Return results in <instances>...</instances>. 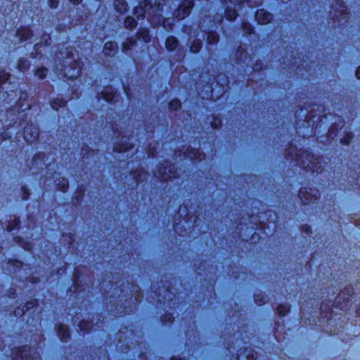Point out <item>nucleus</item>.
<instances>
[{
	"mask_svg": "<svg viewBox=\"0 0 360 360\" xmlns=\"http://www.w3.org/2000/svg\"><path fill=\"white\" fill-rule=\"evenodd\" d=\"M153 12H155V8L152 6L149 0L145 3L144 6H139L134 8V14L138 18H143L146 15L149 16ZM155 12L158 13L157 15H161V10H160L159 6L156 8Z\"/></svg>",
	"mask_w": 360,
	"mask_h": 360,
	"instance_id": "1",
	"label": "nucleus"
},
{
	"mask_svg": "<svg viewBox=\"0 0 360 360\" xmlns=\"http://www.w3.org/2000/svg\"><path fill=\"white\" fill-rule=\"evenodd\" d=\"M39 136V129L32 124L27 125L24 129V139L26 141L32 143Z\"/></svg>",
	"mask_w": 360,
	"mask_h": 360,
	"instance_id": "2",
	"label": "nucleus"
},
{
	"mask_svg": "<svg viewBox=\"0 0 360 360\" xmlns=\"http://www.w3.org/2000/svg\"><path fill=\"white\" fill-rule=\"evenodd\" d=\"M315 190H312L311 188H309V191L307 188H302L300 190L299 192V196L303 203L305 205L309 204L312 202L314 200H316L315 194H312Z\"/></svg>",
	"mask_w": 360,
	"mask_h": 360,
	"instance_id": "3",
	"label": "nucleus"
},
{
	"mask_svg": "<svg viewBox=\"0 0 360 360\" xmlns=\"http://www.w3.org/2000/svg\"><path fill=\"white\" fill-rule=\"evenodd\" d=\"M193 3L192 1H187L184 4L179 7L175 13V17L179 20L184 18L190 14V11L193 8Z\"/></svg>",
	"mask_w": 360,
	"mask_h": 360,
	"instance_id": "4",
	"label": "nucleus"
},
{
	"mask_svg": "<svg viewBox=\"0 0 360 360\" xmlns=\"http://www.w3.org/2000/svg\"><path fill=\"white\" fill-rule=\"evenodd\" d=\"M255 18L259 24H268L271 20V15L264 9H259L256 12Z\"/></svg>",
	"mask_w": 360,
	"mask_h": 360,
	"instance_id": "5",
	"label": "nucleus"
},
{
	"mask_svg": "<svg viewBox=\"0 0 360 360\" xmlns=\"http://www.w3.org/2000/svg\"><path fill=\"white\" fill-rule=\"evenodd\" d=\"M58 334L63 341H65L70 336L68 328L65 325H60L58 326Z\"/></svg>",
	"mask_w": 360,
	"mask_h": 360,
	"instance_id": "6",
	"label": "nucleus"
},
{
	"mask_svg": "<svg viewBox=\"0 0 360 360\" xmlns=\"http://www.w3.org/2000/svg\"><path fill=\"white\" fill-rule=\"evenodd\" d=\"M18 37H19L20 41L27 40L30 39L32 36V33L28 28H25L17 32Z\"/></svg>",
	"mask_w": 360,
	"mask_h": 360,
	"instance_id": "7",
	"label": "nucleus"
},
{
	"mask_svg": "<svg viewBox=\"0 0 360 360\" xmlns=\"http://www.w3.org/2000/svg\"><path fill=\"white\" fill-rule=\"evenodd\" d=\"M117 46L115 42L112 41H107L104 45V50L105 51V54L108 56H111L114 53V50L117 49Z\"/></svg>",
	"mask_w": 360,
	"mask_h": 360,
	"instance_id": "8",
	"label": "nucleus"
},
{
	"mask_svg": "<svg viewBox=\"0 0 360 360\" xmlns=\"http://www.w3.org/2000/svg\"><path fill=\"white\" fill-rule=\"evenodd\" d=\"M165 45L168 50L172 51L177 47L178 41L174 37H169L165 41Z\"/></svg>",
	"mask_w": 360,
	"mask_h": 360,
	"instance_id": "9",
	"label": "nucleus"
},
{
	"mask_svg": "<svg viewBox=\"0 0 360 360\" xmlns=\"http://www.w3.org/2000/svg\"><path fill=\"white\" fill-rule=\"evenodd\" d=\"M115 7L116 10L120 13H124L127 11V4L123 0H116L115 1Z\"/></svg>",
	"mask_w": 360,
	"mask_h": 360,
	"instance_id": "10",
	"label": "nucleus"
},
{
	"mask_svg": "<svg viewBox=\"0 0 360 360\" xmlns=\"http://www.w3.org/2000/svg\"><path fill=\"white\" fill-rule=\"evenodd\" d=\"M72 71V73H69V70L65 68L64 70V75L69 79L77 78L79 75V70L74 68Z\"/></svg>",
	"mask_w": 360,
	"mask_h": 360,
	"instance_id": "11",
	"label": "nucleus"
},
{
	"mask_svg": "<svg viewBox=\"0 0 360 360\" xmlns=\"http://www.w3.org/2000/svg\"><path fill=\"white\" fill-rule=\"evenodd\" d=\"M137 22L132 17H127L124 20V25L127 28H134L136 26Z\"/></svg>",
	"mask_w": 360,
	"mask_h": 360,
	"instance_id": "12",
	"label": "nucleus"
},
{
	"mask_svg": "<svg viewBox=\"0 0 360 360\" xmlns=\"http://www.w3.org/2000/svg\"><path fill=\"white\" fill-rule=\"evenodd\" d=\"M181 106V102L177 99H174L169 103V109L173 110H177Z\"/></svg>",
	"mask_w": 360,
	"mask_h": 360,
	"instance_id": "13",
	"label": "nucleus"
},
{
	"mask_svg": "<svg viewBox=\"0 0 360 360\" xmlns=\"http://www.w3.org/2000/svg\"><path fill=\"white\" fill-rule=\"evenodd\" d=\"M65 105L66 101L59 98L55 99L51 104L52 107L56 109H58V107H64Z\"/></svg>",
	"mask_w": 360,
	"mask_h": 360,
	"instance_id": "14",
	"label": "nucleus"
},
{
	"mask_svg": "<svg viewBox=\"0 0 360 360\" xmlns=\"http://www.w3.org/2000/svg\"><path fill=\"white\" fill-rule=\"evenodd\" d=\"M201 42L198 40L194 41L191 46V51L198 53L200 50Z\"/></svg>",
	"mask_w": 360,
	"mask_h": 360,
	"instance_id": "15",
	"label": "nucleus"
},
{
	"mask_svg": "<svg viewBox=\"0 0 360 360\" xmlns=\"http://www.w3.org/2000/svg\"><path fill=\"white\" fill-rule=\"evenodd\" d=\"M289 311V307L286 304L279 305L278 312L281 316H285Z\"/></svg>",
	"mask_w": 360,
	"mask_h": 360,
	"instance_id": "16",
	"label": "nucleus"
},
{
	"mask_svg": "<svg viewBox=\"0 0 360 360\" xmlns=\"http://www.w3.org/2000/svg\"><path fill=\"white\" fill-rule=\"evenodd\" d=\"M47 70L44 68H38L35 71V75L37 76L39 79H44L46 77V72Z\"/></svg>",
	"mask_w": 360,
	"mask_h": 360,
	"instance_id": "17",
	"label": "nucleus"
},
{
	"mask_svg": "<svg viewBox=\"0 0 360 360\" xmlns=\"http://www.w3.org/2000/svg\"><path fill=\"white\" fill-rule=\"evenodd\" d=\"M237 13L236 10H226V17L229 20H233L236 18Z\"/></svg>",
	"mask_w": 360,
	"mask_h": 360,
	"instance_id": "18",
	"label": "nucleus"
},
{
	"mask_svg": "<svg viewBox=\"0 0 360 360\" xmlns=\"http://www.w3.org/2000/svg\"><path fill=\"white\" fill-rule=\"evenodd\" d=\"M60 186V191L63 192H66L68 188V182L66 179H63V180L58 184Z\"/></svg>",
	"mask_w": 360,
	"mask_h": 360,
	"instance_id": "19",
	"label": "nucleus"
},
{
	"mask_svg": "<svg viewBox=\"0 0 360 360\" xmlns=\"http://www.w3.org/2000/svg\"><path fill=\"white\" fill-rule=\"evenodd\" d=\"M10 75L5 71L0 72V83L6 82L9 79Z\"/></svg>",
	"mask_w": 360,
	"mask_h": 360,
	"instance_id": "20",
	"label": "nucleus"
},
{
	"mask_svg": "<svg viewBox=\"0 0 360 360\" xmlns=\"http://www.w3.org/2000/svg\"><path fill=\"white\" fill-rule=\"evenodd\" d=\"M218 41V37L213 33H211L207 37V41L209 44H214Z\"/></svg>",
	"mask_w": 360,
	"mask_h": 360,
	"instance_id": "21",
	"label": "nucleus"
},
{
	"mask_svg": "<svg viewBox=\"0 0 360 360\" xmlns=\"http://www.w3.org/2000/svg\"><path fill=\"white\" fill-rule=\"evenodd\" d=\"M43 155L41 154H39L38 155H37L32 160V163H33V165H37V160H43Z\"/></svg>",
	"mask_w": 360,
	"mask_h": 360,
	"instance_id": "22",
	"label": "nucleus"
},
{
	"mask_svg": "<svg viewBox=\"0 0 360 360\" xmlns=\"http://www.w3.org/2000/svg\"><path fill=\"white\" fill-rule=\"evenodd\" d=\"M50 7L56 8L58 4V0H49Z\"/></svg>",
	"mask_w": 360,
	"mask_h": 360,
	"instance_id": "23",
	"label": "nucleus"
},
{
	"mask_svg": "<svg viewBox=\"0 0 360 360\" xmlns=\"http://www.w3.org/2000/svg\"><path fill=\"white\" fill-rule=\"evenodd\" d=\"M350 136H348L347 137H345L342 141L345 144H349L350 143Z\"/></svg>",
	"mask_w": 360,
	"mask_h": 360,
	"instance_id": "24",
	"label": "nucleus"
},
{
	"mask_svg": "<svg viewBox=\"0 0 360 360\" xmlns=\"http://www.w3.org/2000/svg\"><path fill=\"white\" fill-rule=\"evenodd\" d=\"M142 33L143 34V38H144V40H147V38L148 37V30H145L142 32Z\"/></svg>",
	"mask_w": 360,
	"mask_h": 360,
	"instance_id": "25",
	"label": "nucleus"
},
{
	"mask_svg": "<svg viewBox=\"0 0 360 360\" xmlns=\"http://www.w3.org/2000/svg\"><path fill=\"white\" fill-rule=\"evenodd\" d=\"M356 74L357 78L360 79V67H359L358 69L356 70Z\"/></svg>",
	"mask_w": 360,
	"mask_h": 360,
	"instance_id": "26",
	"label": "nucleus"
},
{
	"mask_svg": "<svg viewBox=\"0 0 360 360\" xmlns=\"http://www.w3.org/2000/svg\"><path fill=\"white\" fill-rule=\"evenodd\" d=\"M28 195H29V194H28V193H27V192L25 191H25H24V195H23V197H22V199H23V200H27V199L28 198Z\"/></svg>",
	"mask_w": 360,
	"mask_h": 360,
	"instance_id": "27",
	"label": "nucleus"
},
{
	"mask_svg": "<svg viewBox=\"0 0 360 360\" xmlns=\"http://www.w3.org/2000/svg\"><path fill=\"white\" fill-rule=\"evenodd\" d=\"M70 1L72 4H79V3L82 1V0H70Z\"/></svg>",
	"mask_w": 360,
	"mask_h": 360,
	"instance_id": "28",
	"label": "nucleus"
},
{
	"mask_svg": "<svg viewBox=\"0 0 360 360\" xmlns=\"http://www.w3.org/2000/svg\"><path fill=\"white\" fill-rule=\"evenodd\" d=\"M258 297H259V295L255 296V301H256V302H257L258 304L261 305L262 303L258 301Z\"/></svg>",
	"mask_w": 360,
	"mask_h": 360,
	"instance_id": "29",
	"label": "nucleus"
},
{
	"mask_svg": "<svg viewBox=\"0 0 360 360\" xmlns=\"http://www.w3.org/2000/svg\"><path fill=\"white\" fill-rule=\"evenodd\" d=\"M212 126L214 128H217V124L216 121H214V122H212Z\"/></svg>",
	"mask_w": 360,
	"mask_h": 360,
	"instance_id": "30",
	"label": "nucleus"
},
{
	"mask_svg": "<svg viewBox=\"0 0 360 360\" xmlns=\"http://www.w3.org/2000/svg\"><path fill=\"white\" fill-rule=\"evenodd\" d=\"M12 229H13V227H11V226H10L8 225V227H7V230H8V231H11Z\"/></svg>",
	"mask_w": 360,
	"mask_h": 360,
	"instance_id": "31",
	"label": "nucleus"
},
{
	"mask_svg": "<svg viewBox=\"0 0 360 360\" xmlns=\"http://www.w3.org/2000/svg\"><path fill=\"white\" fill-rule=\"evenodd\" d=\"M127 44H124V49H129V46L127 48Z\"/></svg>",
	"mask_w": 360,
	"mask_h": 360,
	"instance_id": "32",
	"label": "nucleus"
},
{
	"mask_svg": "<svg viewBox=\"0 0 360 360\" xmlns=\"http://www.w3.org/2000/svg\"><path fill=\"white\" fill-rule=\"evenodd\" d=\"M79 328H80V329L82 330H85V328L82 325L79 326Z\"/></svg>",
	"mask_w": 360,
	"mask_h": 360,
	"instance_id": "33",
	"label": "nucleus"
},
{
	"mask_svg": "<svg viewBox=\"0 0 360 360\" xmlns=\"http://www.w3.org/2000/svg\"><path fill=\"white\" fill-rule=\"evenodd\" d=\"M105 99L106 101H110V100L111 99V98L105 97Z\"/></svg>",
	"mask_w": 360,
	"mask_h": 360,
	"instance_id": "34",
	"label": "nucleus"
},
{
	"mask_svg": "<svg viewBox=\"0 0 360 360\" xmlns=\"http://www.w3.org/2000/svg\"><path fill=\"white\" fill-rule=\"evenodd\" d=\"M295 156H296L295 159H299L300 158L297 157V154H295Z\"/></svg>",
	"mask_w": 360,
	"mask_h": 360,
	"instance_id": "35",
	"label": "nucleus"
},
{
	"mask_svg": "<svg viewBox=\"0 0 360 360\" xmlns=\"http://www.w3.org/2000/svg\"><path fill=\"white\" fill-rule=\"evenodd\" d=\"M39 44V42H37V44H36V46H38Z\"/></svg>",
	"mask_w": 360,
	"mask_h": 360,
	"instance_id": "36",
	"label": "nucleus"
}]
</instances>
